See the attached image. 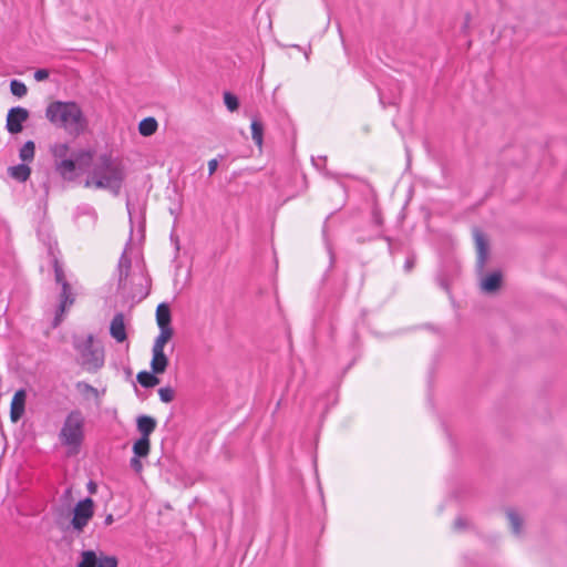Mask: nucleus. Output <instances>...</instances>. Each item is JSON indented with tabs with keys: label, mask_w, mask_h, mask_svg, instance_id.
I'll use <instances>...</instances> for the list:
<instances>
[{
	"label": "nucleus",
	"mask_w": 567,
	"mask_h": 567,
	"mask_svg": "<svg viewBox=\"0 0 567 567\" xmlns=\"http://www.w3.org/2000/svg\"><path fill=\"white\" fill-rule=\"evenodd\" d=\"M126 177L125 167L121 159L109 154H101L93 163L85 187L107 189L118 195Z\"/></svg>",
	"instance_id": "obj_1"
},
{
	"label": "nucleus",
	"mask_w": 567,
	"mask_h": 567,
	"mask_svg": "<svg viewBox=\"0 0 567 567\" xmlns=\"http://www.w3.org/2000/svg\"><path fill=\"white\" fill-rule=\"evenodd\" d=\"M45 116L53 125L74 136L82 134L87 126V121L75 102H52L45 110Z\"/></svg>",
	"instance_id": "obj_2"
},
{
	"label": "nucleus",
	"mask_w": 567,
	"mask_h": 567,
	"mask_svg": "<svg viewBox=\"0 0 567 567\" xmlns=\"http://www.w3.org/2000/svg\"><path fill=\"white\" fill-rule=\"evenodd\" d=\"M84 416L80 410L71 411L62 424L59 440L72 453H78L84 440Z\"/></svg>",
	"instance_id": "obj_3"
},
{
	"label": "nucleus",
	"mask_w": 567,
	"mask_h": 567,
	"mask_svg": "<svg viewBox=\"0 0 567 567\" xmlns=\"http://www.w3.org/2000/svg\"><path fill=\"white\" fill-rule=\"evenodd\" d=\"M93 515L94 501L90 497L80 501L73 508V516L70 522L71 532L76 535L82 534Z\"/></svg>",
	"instance_id": "obj_4"
},
{
	"label": "nucleus",
	"mask_w": 567,
	"mask_h": 567,
	"mask_svg": "<svg viewBox=\"0 0 567 567\" xmlns=\"http://www.w3.org/2000/svg\"><path fill=\"white\" fill-rule=\"evenodd\" d=\"M30 113L22 106L9 110L7 114L6 128L10 134H18L23 130V123L29 118Z\"/></svg>",
	"instance_id": "obj_5"
},
{
	"label": "nucleus",
	"mask_w": 567,
	"mask_h": 567,
	"mask_svg": "<svg viewBox=\"0 0 567 567\" xmlns=\"http://www.w3.org/2000/svg\"><path fill=\"white\" fill-rule=\"evenodd\" d=\"M74 301L75 298L72 292L71 285L69 282H63V286H61L60 302L53 320L54 328H56L62 322L63 315L74 303Z\"/></svg>",
	"instance_id": "obj_6"
},
{
	"label": "nucleus",
	"mask_w": 567,
	"mask_h": 567,
	"mask_svg": "<svg viewBox=\"0 0 567 567\" xmlns=\"http://www.w3.org/2000/svg\"><path fill=\"white\" fill-rule=\"evenodd\" d=\"M474 241L477 252V269L483 271L488 258V241L485 235L478 229H474Z\"/></svg>",
	"instance_id": "obj_7"
},
{
	"label": "nucleus",
	"mask_w": 567,
	"mask_h": 567,
	"mask_svg": "<svg viewBox=\"0 0 567 567\" xmlns=\"http://www.w3.org/2000/svg\"><path fill=\"white\" fill-rule=\"evenodd\" d=\"M27 391L24 389L18 390L11 401L10 419L12 422H18L24 414L25 410Z\"/></svg>",
	"instance_id": "obj_8"
},
{
	"label": "nucleus",
	"mask_w": 567,
	"mask_h": 567,
	"mask_svg": "<svg viewBox=\"0 0 567 567\" xmlns=\"http://www.w3.org/2000/svg\"><path fill=\"white\" fill-rule=\"evenodd\" d=\"M110 334L118 343L126 341V326L124 315L122 312H118L113 317L110 324Z\"/></svg>",
	"instance_id": "obj_9"
},
{
	"label": "nucleus",
	"mask_w": 567,
	"mask_h": 567,
	"mask_svg": "<svg viewBox=\"0 0 567 567\" xmlns=\"http://www.w3.org/2000/svg\"><path fill=\"white\" fill-rule=\"evenodd\" d=\"M82 357L86 362L92 363L93 367L99 368L103 364V353L101 350L93 349V336H89L84 349L82 350Z\"/></svg>",
	"instance_id": "obj_10"
},
{
	"label": "nucleus",
	"mask_w": 567,
	"mask_h": 567,
	"mask_svg": "<svg viewBox=\"0 0 567 567\" xmlns=\"http://www.w3.org/2000/svg\"><path fill=\"white\" fill-rule=\"evenodd\" d=\"M168 363L169 360L164 350L157 348L152 349L151 370L153 373L163 374L166 371Z\"/></svg>",
	"instance_id": "obj_11"
},
{
	"label": "nucleus",
	"mask_w": 567,
	"mask_h": 567,
	"mask_svg": "<svg viewBox=\"0 0 567 567\" xmlns=\"http://www.w3.org/2000/svg\"><path fill=\"white\" fill-rule=\"evenodd\" d=\"M157 422L154 417L148 415H140L136 419L137 431L141 437L150 439L151 434L155 431Z\"/></svg>",
	"instance_id": "obj_12"
},
{
	"label": "nucleus",
	"mask_w": 567,
	"mask_h": 567,
	"mask_svg": "<svg viewBox=\"0 0 567 567\" xmlns=\"http://www.w3.org/2000/svg\"><path fill=\"white\" fill-rule=\"evenodd\" d=\"M172 316L167 303H159L156 308V322L159 329H173L171 326Z\"/></svg>",
	"instance_id": "obj_13"
},
{
	"label": "nucleus",
	"mask_w": 567,
	"mask_h": 567,
	"mask_svg": "<svg viewBox=\"0 0 567 567\" xmlns=\"http://www.w3.org/2000/svg\"><path fill=\"white\" fill-rule=\"evenodd\" d=\"M501 282H502V275H501V272L496 271V272L489 274L481 281V288L484 292L493 293L499 289Z\"/></svg>",
	"instance_id": "obj_14"
},
{
	"label": "nucleus",
	"mask_w": 567,
	"mask_h": 567,
	"mask_svg": "<svg viewBox=\"0 0 567 567\" xmlns=\"http://www.w3.org/2000/svg\"><path fill=\"white\" fill-rule=\"evenodd\" d=\"M131 268V260L122 256L118 262V287L123 290L127 288V277Z\"/></svg>",
	"instance_id": "obj_15"
},
{
	"label": "nucleus",
	"mask_w": 567,
	"mask_h": 567,
	"mask_svg": "<svg viewBox=\"0 0 567 567\" xmlns=\"http://www.w3.org/2000/svg\"><path fill=\"white\" fill-rule=\"evenodd\" d=\"M75 161L74 159H62L55 165L56 172L64 178V179H73V173L75 171Z\"/></svg>",
	"instance_id": "obj_16"
},
{
	"label": "nucleus",
	"mask_w": 567,
	"mask_h": 567,
	"mask_svg": "<svg viewBox=\"0 0 567 567\" xmlns=\"http://www.w3.org/2000/svg\"><path fill=\"white\" fill-rule=\"evenodd\" d=\"M10 177L18 182H25L31 174V168L25 164H19L8 168Z\"/></svg>",
	"instance_id": "obj_17"
},
{
	"label": "nucleus",
	"mask_w": 567,
	"mask_h": 567,
	"mask_svg": "<svg viewBox=\"0 0 567 567\" xmlns=\"http://www.w3.org/2000/svg\"><path fill=\"white\" fill-rule=\"evenodd\" d=\"M158 373H153L148 371H141L136 375L137 382L146 389L154 388L159 383V379L156 377Z\"/></svg>",
	"instance_id": "obj_18"
},
{
	"label": "nucleus",
	"mask_w": 567,
	"mask_h": 567,
	"mask_svg": "<svg viewBox=\"0 0 567 567\" xmlns=\"http://www.w3.org/2000/svg\"><path fill=\"white\" fill-rule=\"evenodd\" d=\"M158 124L154 117L143 118L138 124V132L143 136H151L157 131Z\"/></svg>",
	"instance_id": "obj_19"
},
{
	"label": "nucleus",
	"mask_w": 567,
	"mask_h": 567,
	"mask_svg": "<svg viewBox=\"0 0 567 567\" xmlns=\"http://www.w3.org/2000/svg\"><path fill=\"white\" fill-rule=\"evenodd\" d=\"M174 336V329H159L158 336L155 338L152 349H165V346Z\"/></svg>",
	"instance_id": "obj_20"
},
{
	"label": "nucleus",
	"mask_w": 567,
	"mask_h": 567,
	"mask_svg": "<svg viewBox=\"0 0 567 567\" xmlns=\"http://www.w3.org/2000/svg\"><path fill=\"white\" fill-rule=\"evenodd\" d=\"M151 450V441L147 437H140L133 445L134 455L137 457H145Z\"/></svg>",
	"instance_id": "obj_21"
},
{
	"label": "nucleus",
	"mask_w": 567,
	"mask_h": 567,
	"mask_svg": "<svg viewBox=\"0 0 567 567\" xmlns=\"http://www.w3.org/2000/svg\"><path fill=\"white\" fill-rule=\"evenodd\" d=\"M99 556L93 550H84L81 553V559L76 567H96Z\"/></svg>",
	"instance_id": "obj_22"
},
{
	"label": "nucleus",
	"mask_w": 567,
	"mask_h": 567,
	"mask_svg": "<svg viewBox=\"0 0 567 567\" xmlns=\"http://www.w3.org/2000/svg\"><path fill=\"white\" fill-rule=\"evenodd\" d=\"M35 153V144L33 141L25 142L19 151V157L22 162H32Z\"/></svg>",
	"instance_id": "obj_23"
},
{
	"label": "nucleus",
	"mask_w": 567,
	"mask_h": 567,
	"mask_svg": "<svg viewBox=\"0 0 567 567\" xmlns=\"http://www.w3.org/2000/svg\"><path fill=\"white\" fill-rule=\"evenodd\" d=\"M262 136H264V125L258 120H252L251 122V137L255 144L259 147L262 145Z\"/></svg>",
	"instance_id": "obj_24"
},
{
	"label": "nucleus",
	"mask_w": 567,
	"mask_h": 567,
	"mask_svg": "<svg viewBox=\"0 0 567 567\" xmlns=\"http://www.w3.org/2000/svg\"><path fill=\"white\" fill-rule=\"evenodd\" d=\"M92 159L93 153L91 151H81L74 157L75 165L78 164L80 168H85L90 166Z\"/></svg>",
	"instance_id": "obj_25"
},
{
	"label": "nucleus",
	"mask_w": 567,
	"mask_h": 567,
	"mask_svg": "<svg viewBox=\"0 0 567 567\" xmlns=\"http://www.w3.org/2000/svg\"><path fill=\"white\" fill-rule=\"evenodd\" d=\"M10 91L14 96L23 97L28 93V87L23 82L12 80L10 82Z\"/></svg>",
	"instance_id": "obj_26"
},
{
	"label": "nucleus",
	"mask_w": 567,
	"mask_h": 567,
	"mask_svg": "<svg viewBox=\"0 0 567 567\" xmlns=\"http://www.w3.org/2000/svg\"><path fill=\"white\" fill-rule=\"evenodd\" d=\"M507 517L509 519L513 533L519 534L520 529H522V518L519 517V515L517 513H515L514 511H508Z\"/></svg>",
	"instance_id": "obj_27"
},
{
	"label": "nucleus",
	"mask_w": 567,
	"mask_h": 567,
	"mask_svg": "<svg viewBox=\"0 0 567 567\" xmlns=\"http://www.w3.org/2000/svg\"><path fill=\"white\" fill-rule=\"evenodd\" d=\"M224 103L230 112H235L239 107V101L236 95L230 92L224 93Z\"/></svg>",
	"instance_id": "obj_28"
},
{
	"label": "nucleus",
	"mask_w": 567,
	"mask_h": 567,
	"mask_svg": "<svg viewBox=\"0 0 567 567\" xmlns=\"http://www.w3.org/2000/svg\"><path fill=\"white\" fill-rule=\"evenodd\" d=\"M51 152L55 158H61L62 161L68 155L69 146L65 143H58L51 147Z\"/></svg>",
	"instance_id": "obj_29"
},
{
	"label": "nucleus",
	"mask_w": 567,
	"mask_h": 567,
	"mask_svg": "<svg viewBox=\"0 0 567 567\" xmlns=\"http://www.w3.org/2000/svg\"><path fill=\"white\" fill-rule=\"evenodd\" d=\"M96 567H117V558L115 556H106L103 553H100Z\"/></svg>",
	"instance_id": "obj_30"
},
{
	"label": "nucleus",
	"mask_w": 567,
	"mask_h": 567,
	"mask_svg": "<svg viewBox=\"0 0 567 567\" xmlns=\"http://www.w3.org/2000/svg\"><path fill=\"white\" fill-rule=\"evenodd\" d=\"M158 395L163 402L169 403L175 398V391L171 386H164L158 389Z\"/></svg>",
	"instance_id": "obj_31"
},
{
	"label": "nucleus",
	"mask_w": 567,
	"mask_h": 567,
	"mask_svg": "<svg viewBox=\"0 0 567 567\" xmlns=\"http://www.w3.org/2000/svg\"><path fill=\"white\" fill-rule=\"evenodd\" d=\"M54 277L56 284L61 286H63V282H68V280L65 279L64 271L58 260H54Z\"/></svg>",
	"instance_id": "obj_32"
},
{
	"label": "nucleus",
	"mask_w": 567,
	"mask_h": 567,
	"mask_svg": "<svg viewBox=\"0 0 567 567\" xmlns=\"http://www.w3.org/2000/svg\"><path fill=\"white\" fill-rule=\"evenodd\" d=\"M131 467L136 472V473H141L142 470H143V464L142 462L140 461V457H137L136 455L131 458Z\"/></svg>",
	"instance_id": "obj_33"
},
{
	"label": "nucleus",
	"mask_w": 567,
	"mask_h": 567,
	"mask_svg": "<svg viewBox=\"0 0 567 567\" xmlns=\"http://www.w3.org/2000/svg\"><path fill=\"white\" fill-rule=\"evenodd\" d=\"M49 78V71L45 69H39L34 72V79L37 81H44Z\"/></svg>",
	"instance_id": "obj_34"
},
{
	"label": "nucleus",
	"mask_w": 567,
	"mask_h": 567,
	"mask_svg": "<svg viewBox=\"0 0 567 567\" xmlns=\"http://www.w3.org/2000/svg\"><path fill=\"white\" fill-rule=\"evenodd\" d=\"M454 526L456 529H463L467 526V520L463 517H457L454 522Z\"/></svg>",
	"instance_id": "obj_35"
},
{
	"label": "nucleus",
	"mask_w": 567,
	"mask_h": 567,
	"mask_svg": "<svg viewBox=\"0 0 567 567\" xmlns=\"http://www.w3.org/2000/svg\"><path fill=\"white\" fill-rule=\"evenodd\" d=\"M217 166H218V162L216 158H213L208 162V173L209 175H213L216 169H217Z\"/></svg>",
	"instance_id": "obj_36"
},
{
	"label": "nucleus",
	"mask_w": 567,
	"mask_h": 567,
	"mask_svg": "<svg viewBox=\"0 0 567 567\" xmlns=\"http://www.w3.org/2000/svg\"><path fill=\"white\" fill-rule=\"evenodd\" d=\"M414 262H415V261H414V258H412V257H411V258H408V259L405 260V264H404V268H405V270H406V271H411V270H412V268L414 267Z\"/></svg>",
	"instance_id": "obj_37"
},
{
	"label": "nucleus",
	"mask_w": 567,
	"mask_h": 567,
	"mask_svg": "<svg viewBox=\"0 0 567 567\" xmlns=\"http://www.w3.org/2000/svg\"><path fill=\"white\" fill-rule=\"evenodd\" d=\"M114 522V518H113V515L112 514H109L106 517H105V525L109 526L111 525L112 523Z\"/></svg>",
	"instance_id": "obj_38"
}]
</instances>
